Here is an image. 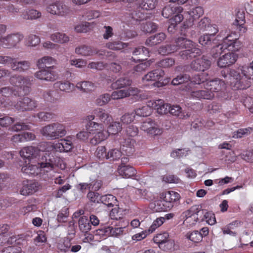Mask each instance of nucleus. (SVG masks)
Masks as SVG:
<instances>
[{
	"instance_id": "5701e85b",
	"label": "nucleus",
	"mask_w": 253,
	"mask_h": 253,
	"mask_svg": "<svg viewBox=\"0 0 253 253\" xmlns=\"http://www.w3.org/2000/svg\"><path fill=\"white\" fill-rule=\"evenodd\" d=\"M149 105H151L152 108L157 111V112L161 115H164L169 112V105L166 104L162 99L149 101Z\"/></svg>"
},
{
	"instance_id": "49530a36",
	"label": "nucleus",
	"mask_w": 253,
	"mask_h": 253,
	"mask_svg": "<svg viewBox=\"0 0 253 253\" xmlns=\"http://www.w3.org/2000/svg\"><path fill=\"white\" fill-rule=\"evenodd\" d=\"M151 105H149V101L146 106L139 108L135 110V114L140 117H147L149 116L152 113Z\"/></svg>"
},
{
	"instance_id": "bb28decb",
	"label": "nucleus",
	"mask_w": 253,
	"mask_h": 253,
	"mask_svg": "<svg viewBox=\"0 0 253 253\" xmlns=\"http://www.w3.org/2000/svg\"><path fill=\"white\" fill-rule=\"evenodd\" d=\"M93 113L99 121L105 124H109L112 121L111 115L105 110L97 108L93 111Z\"/></svg>"
},
{
	"instance_id": "f704fd0d",
	"label": "nucleus",
	"mask_w": 253,
	"mask_h": 253,
	"mask_svg": "<svg viewBox=\"0 0 253 253\" xmlns=\"http://www.w3.org/2000/svg\"><path fill=\"white\" fill-rule=\"evenodd\" d=\"M11 68L13 71L18 72H23L29 69L30 67V63L27 61H22L17 62L14 58V60L10 63Z\"/></svg>"
},
{
	"instance_id": "423d86ee",
	"label": "nucleus",
	"mask_w": 253,
	"mask_h": 253,
	"mask_svg": "<svg viewBox=\"0 0 253 253\" xmlns=\"http://www.w3.org/2000/svg\"><path fill=\"white\" fill-rule=\"evenodd\" d=\"M39 150L32 146H28L23 148L19 152L20 156L24 159L28 160L31 162L34 159H40L44 161L45 158H48V150L46 147L43 146V144L40 147Z\"/></svg>"
},
{
	"instance_id": "6ab92c4d",
	"label": "nucleus",
	"mask_w": 253,
	"mask_h": 253,
	"mask_svg": "<svg viewBox=\"0 0 253 253\" xmlns=\"http://www.w3.org/2000/svg\"><path fill=\"white\" fill-rule=\"evenodd\" d=\"M210 66V61L204 56L193 60L190 65L192 69L197 71H204L208 69Z\"/></svg>"
},
{
	"instance_id": "e433bc0d",
	"label": "nucleus",
	"mask_w": 253,
	"mask_h": 253,
	"mask_svg": "<svg viewBox=\"0 0 253 253\" xmlns=\"http://www.w3.org/2000/svg\"><path fill=\"white\" fill-rule=\"evenodd\" d=\"M55 88L65 92H70L72 90L74 85L68 81L57 82L54 84Z\"/></svg>"
},
{
	"instance_id": "4c0bfd02",
	"label": "nucleus",
	"mask_w": 253,
	"mask_h": 253,
	"mask_svg": "<svg viewBox=\"0 0 253 253\" xmlns=\"http://www.w3.org/2000/svg\"><path fill=\"white\" fill-rule=\"evenodd\" d=\"M172 207V204L167 203L165 200L161 199L154 203V210L157 212L167 211Z\"/></svg>"
},
{
	"instance_id": "f3484780",
	"label": "nucleus",
	"mask_w": 253,
	"mask_h": 253,
	"mask_svg": "<svg viewBox=\"0 0 253 253\" xmlns=\"http://www.w3.org/2000/svg\"><path fill=\"white\" fill-rule=\"evenodd\" d=\"M233 52L225 53L220 56L217 62V66L221 68H223L230 67L235 64L238 59V55Z\"/></svg>"
},
{
	"instance_id": "f257e3e1",
	"label": "nucleus",
	"mask_w": 253,
	"mask_h": 253,
	"mask_svg": "<svg viewBox=\"0 0 253 253\" xmlns=\"http://www.w3.org/2000/svg\"><path fill=\"white\" fill-rule=\"evenodd\" d=\"M31 78L14 76L10 79L12 87L5 86L0 89V93L5 97L19 96L28 94L30 90Z\"/></svg>"
},
{
	"instance_id": "b1692460",
	"label": "nucleus",
	"mask_w": 253,
	"mask_h": 253,
	"mask_svg": "<svg viewBox=\"0 0 253 253\" xmlns=\"http://www.w3.org/2000/svg\"><path fill=\"white\" fill-rule=\"evenodd\" d=\"M232 34H229L227 29L221 30L219 33L217 35L216 38L218 40H220V39L223 41L222 43L228 44L229 43L235 42H240L237 38V36L236 34L233 33Z\"/></svg>"
},
{
	"instance_id": "2f4dec72",
	"label": "nucleus",
	"mask_w": 253,
	"mask_h": 253,
	"mask_svg": "<svg viewBox=\"0 0 253 253\" xmlns=\"http://www.w3.org/2000/svg\"><path fill=\"white\" fill-rule=\"evenodd\" d=\"M118 171L120 175L126 178L131 177L136 174V170L129 166H120Z\"/></svg>"
},
{
	"instance_id": "9d476101",
	"label": "nucleus",
	"mask_w": 253,
	"mask_h": 253,
	"mask_svg": "<svg viewBox=\"0 0 253 253\" xmlns=\"http://www.w3.org/2000/svg\"><path fill=\"white\" fill-rule=\"evenodd\" d=\"M46 11L51 14L61 17H66L70 13L69 7L61 1L48 4L46 7Z\"/></svg>"
},
{
	"instance_id": "a18cd8bd",
	"label": "nucleus",
	"mask_w": 253,
	"mask_h": 253,
	"mask_svg": "<svg viewBox=\"0 0 253 253\" xmlns=\"http://www.w3.org/2000/svg\"><path fill=\"white\" fill-rule=\"evenodd\" d=\"M79 226L80 229L83 232L86 233L91 229V225L89 220L86 216H83L80 217L79 220Z\"/></svg>"
},
{
	"instance_id": "603ef678",
	"label": "nucleus",
	"mask_w": 253,
	"mask_h": 253,
	"mask_svg": "<svg viewBox=\"0 0 253 253\" xmlns=\"http://www.w3.org/2000/svg\"><path fill=\"white\" fill-rule=\"evenodd\" d=\"M241 70L246 78L253 80V61L249 65L242 66Z\"/></svg>"
},
{
	"instance_id": "a878e982",
	"label": "nucleus",
	"mask_w": 253,
	"mask_h": 253,
	"mask_svg": "<svg viewBox=\"0 0 253 253\" xmlns=\"http://www.w3.org/2000/svg\"><path fill=\"white\" fill-rule=\"evenodd\" d=\"M169 235L166 232L159 233L154 237V242L159 245L166 243L169 249H171L174 246V242L172 240H169Z\"/></svg>"
},
{
	"instance_id": "ddd939ff",
	"label": "nucleus",
	"mask_w": 253,
	"mask_h": 253,
	"mask_svg": "<svg viewBox=\"0 0 253 253\" xmlns=\"http://www.w3.org/2000/svg\"><path fill=\"white\" fill-rule=\"evenodd\" d=\"M227 84H230L234 89H244L249 86V84H245L243 79L240 74L235 70H231L230 72L228 81Z\"/></svg>"
},
{
	"instance_id": "6e6552de",
	"label": "nucleus",
	"mask_w": 253,
	"mask_h": 253,
	"mask_svg": "<svg viewBox=\"0 0 253 253\" xmlns=\"http://www.w3.org/2000/svg\"><path fill=\"white\" fill-rule=\"evenodd\" d=\"M85 128L90 134L93 135V137L90 139V143L93 145L100 143L106 140L109 136L108 132L104 130L101 124L90 122L86 124Z\"/></svg>"
},
{
	"instance_id": "13d9d810",
	"label": "nucleus",
	"mask_w": 253,
	"mask_h": 253,
	"mask_svg": "<svg viewBox=\"0 0 253 253\" xmlns=\"http://www.w3.org/2000/svg\"><path fill=\"white\" fill-rule=\"evenodd\" d=\"M40 38L35 35H29L26 40V45L28 46L34 47L40 42Z\"/></svg>"
},
{
	"instance_id": "bf43d9fd",
	"label": "nucleus",
	"mask_w": 253,
	"mask_h": 253,
	"mask_svg": "<svg viewBox=\"0 0 253 253\" xmlns=\"http://www.w3.org/2000/svg\"><path fill=\"white\" fill-rule=\"evenodd\" d=\"M106 47L112 50H121L127 46V44L121 42H108L106 45Z\"/></svg>"
},
{
	"instance_id": "cd10ccee",
	"label": "nucleus",
	"mask_w": 253,
	"mask_h": 253,
	"mask_svg": "<svg viewBox=\"0 0 253 253\" xmlns=\"http://www.w3.org/2000/svg\"><path fill=\"white\" fill-rule=\"evenodd\" d=\"M180 198L179 194L173 191H168L163 192L160 195V198L165 200L167 203L172 204L178 201Z\"/></svg>"
},
{
	"instance_id": "69168bd1",
	"label": "nucleus",
	"mask_w": 253,
	"mask_h": 253,
	"mask_svg": "<svg viewBox=\"0 0 253 253\" xmlns=\"http://www.w3.org/2000/svg\"><path fill=\"white\" fill-rule=\"evenodd\" d=\"M190 81V77L187 75H180L173 79L172 81V84L176 85L179 84L188 82Z\"/></svg>"
},
{
	"instance_id": "c756f323",
	"label": "nucleus",
	"mask_w": 253,
	"mask_h": 253,
	"mask_svg": "<svg viewBox=\"0 0 253 253\" xmlns=\"http://www.w3.org/2000/svg\"><path fill=\"white\" fill-rule=\"evenodd\" d=\"M38 189L37 184L32 181H27L23 184V186L20 191L21 195L28 196L35 192Z\"/></svg>"
},
{
	"instance_id": "ea45409f",
	"label": "nucleus",
	"mask_w": 253,
	"mask_h": 253,
	"mask_svg": "<svg viewBox=\"0 0 253 253\" xmlns=\"http://www.w3.org/2000/svg\"><path fill=\"white\" fill-rule=\"evenodd\" d=\"M50 40L53 42L64 44L69 41V37L65 33L56 32L50 36Z\"/></svg>"
},
{
	"instance_id": "864d4df0",
	"label": "nucleus",
	"mask_w": 253,
	"mask_h": 253,
	"mask_svg": "<svg viewBox=\"0 0 253 253\" xmlns=\"http://www.w3.org/2000/svg\"><path fill=\"white\" fill-rule=\"evenodd\" d=\"M253 131V128L251 127L240 128L234 132L233 134V137L234 138H240L244 136L251 134Z\"/></svg>"
},
{
	"instance_id": "37998d69",
	"label": "nucleus",
	"mask_w": 253,
	"mask_h": 253,
	"mask_svg": "<svg viewBox=\"0 0 253 253\" xmlns=\"http://www.w3.org/2000/svg\"><path fill=\"white\" fill-rule=\"evenodd\" d=\"M127 92L129 94V96H136V99L137 100H143L147 98V95L145 93L141 91L138 88L130 87L127 89H126Z\"/></svg>"
},
{
	"instance_id": "4468645a",
	"label": "nucleus",
	"mask_w": 253,
	"mask_h": 253,
	"mask_svg": "<svg viewBox=\"0 0 253 253\" xmlns=\"http://www.w3.org/2000/svg\"><path fill=\"white\" fill-rule=\"evenodd\" d=\"M54 66H48L37 71L35 74L36 78L46 82H53L57 78V75L54 71Z\"/></svg>"
},
{
	"instance_id": "412c9836",
	"label": "nucleus",
	"mask_w": 253,
	"mask_h": 253,
	"mask_svg": "<svg viewBox=\"0 0 253 253\" xmlns=\"http://www.w3.org/2000/svg\"><path fill=\"white\" fill-rule=\"evenodd\" d=\"M75 52L78 55L85 57L92 56L97 54L99 55H103L102 53H100L99 51L96 48L85 45H82L77 47L75 48Z\"/></svg>"
},
{
	"instance_id": "39448f33",
	"label": "nucleus",
	"mask_w": 253,
	"mask_h": 253,
	"mask_svg": "<svg viewBox=\"0 0 253 253\" xmlns=\"http://www.w3.org/2000/svg\"><path fill=\"white\" fill-rule=\"evenodd\" d=\"M175 43L178 49H185L180 53V56L183 59L195 57L201 53V50L196 47L195 43L183 37L178 38L175 41Z\"/></svg>"
},
{
	"instance_id": "58836bf2",
	"label": "nucleus",
	"mask_w": 253,
	"mask_h": 253,
	"mask_svg": "<svg viewBox=\"0 0 253 253\" xmlns=\"http://www.w3.org/2000/svg\"><path fill=\"white\" fill-rule=\"evenodd\" d=\"M135 194L141 198L148 201L153 200L155 197L154 193L150 191V189H137L135 190Z\"/></svg>"
},
{
	"instance_id": "4be33fe9",
	"label": "nucleus",
	"mask_w": 253,
	"mask_h": 253,
	"mask_svg": "<svg viewBox=\"0 0 253 253\" xmlns=\"http://www.w3.org/2000/svg\"><path fill=\"white\" fill-rule=\"evenodd\" d=\"M128 222L126 221L123 225L124 227H113L108 226L103 229H99V231L105 236L116 237L123 234L124 228H125L126 226L128 225Z\"/></svg>"
},
{
	"instance_id": "6e6d98bb",
	"label": "nucleus",
	"mask_w": 253,
	"mask_h": 253,
	"mask_svg": "<svg viewBox=\"0 0 253 253\" xmlns=\"http://www.w3.org/2000/svg\"><path fill=\"white\" fill-rule=\"evenodd\" d=\"M165 222V217H159L154 220L149 227L148 233H152L156 229L161 226Z\"/></svg>"
},
{
	"instance_id": "7ed1b4c3",
	"label": "nucleus",
	"mask_w": 253,
	"mask_h": 253,
	"mask_svg": "<svg viewBox=\"0 0 253 253\" xmlns=\"http://www.w3.org/2000/svg\"><path fill=\"white\" fill-rule=\"evenodd\" d=\"M226 84L220 79L208 81L204 89L194 91L191 92V96L199 99H211L214 96V93L224 89Z\"/></svg>"
},
{
	"instance_id": "f03ea898",
	"label": "nucleus",
	"mask_w": 253,
	"mask_h": 253,
	"mask_svg": "<svg viewBox=\"0 0 253 253\" xmlns=\"http://www.w3.org/2000/svg\"><path fill=\"white\" fill-rule=\"evenodd\" d=\"M52 157V158L48 155V158H45L44 161L40 160L37 164L29 163L22 167L21 170L26 175L35 176L38 175L42 170L48 172L53 169L55 167H59L61 169L65 168V165H62V161L60 158H54L53 155Z\"/></svg>"
},
{
	"instance_id": "0e129e2a",
	"label": "nucleus",
	"mask_w": 253,
	"mask_h": 253,
	"mask_svg": "<svg viewBox=\"0 0 253 253\" xmlns=\"http://www.w3.org/2000/svg\"><path fill=\"white\" fill-rule=\"evenodd\" d=\"M107 159L111 161L117 160L122 156V152L117 149H112L107 152Z\"/></svg>"
},
{
	"instance_id": "72a5a7b5",
	"label": "nucleus",
	"mask_w": 253,
	"mask_h": 253,
	"mask_svg": "<svg viewBox=\"0 0 253 253\" xmlns=\"http://www.w3.org/2000/svg\"><path fill=\"white\" fill-rule=\"evenodd\" d=\"M208 75L207 73H202L193 76L191 79V83L200 85L202 89H205L206 84L208 82Z\"/></svg>"
},
{
	"instance_id": "c85d7f7f",
	"label": "nucleus",
	"mask_w": 253,
	"mask_h": 253,
	"mask_svg": "<svg viewBox=\"0 0 253 253\" xmlns=\"http://www.w3.org/2000/svg\"><path fill=\"white\" fill-rule=\"evenodd\" d=\"M201 221H206L210 225H213L216 223V219L214 213L208 211L207 210L203 209L201 205Z\"/></svg>"
},
{
	"instance_id": "338daca9",
	"label": "nucleus",
	"mask_w": 253,
	"mask_h": 253,
	"mask_svg": "<svg viewBox=\"0 0 253 253\" xmlns=\"http://www.w3.org/2000/svg\"><path fill=\"white\" fill-rule=\"evenodd\" d=\"M111 99L109 94H104L99 96L95 100V104L98 106H103L107 104Z\"/></svg>"
},
{
	"instance_id": "7c9ffc66",
	"label": "nucleus",
	"mask_w": 253,
	"mask_h": 253,
	"mask_svg": "<svg viewBox=\"0 0 253 253\" xmlns=\"http://www.w3.org/2000/svg\"><path fill=\"white\" fill-rule=\"evenodd\" d=\"M76 87L80 91L85 93L93 91L96 88L95 85L89 81L78 82L76 84Z\"/></svg>"
},
{
	"instance_id": "aec40b11",
	"label": "nucleus",
	"mask_w": 253,
	"mask_h": 253,
	"mask_svg": "<svg viewBox=\"0 0 253 253\" xmlns=\"http://www.w3.org/2000/svg\"><path fill=\"white\" fill-rule=\"evenodd\" d=\"M16 109L22 111H29L37 106V102L28 97L24 98L22 101L17 102L15 105Z\"/></svg>"
},
{
	"instance_id": "052dcab7",
	"label": "nucleus",
	"mask_w": 253,
	"mask_h": 253,
	"mask_svg": "<svg viewBox=\"0 0 253 253\" xmlns=\"http://www.w3.org/2000/svg\"><path fill=\"white\" fill-rule=\"evenodd\" d=\"M125 212L122 209L119 208H113L110 212V216L111 219L118 220L123 218Z\"/></svg>"
},
{
	"instance_id": "c03bdc74",
	"label": "nucleus",
	"mask_w": 253,
	"mask_h": 253,
	"mask_svg": "<svg viewBox=\"0 0 253 253\" xmlns=\"http://www.w3.org/2000/svg\"><path fill=\"white\" fill-rule=\"evenodd\" d=\"M55 60L52 57L46 56H44L38 60L37 61V66L39 69L44 68L47 67V65H50L54 64Z\"/></svg>"
},
{
	"instance_id": "09e8293b",
	"label": "nucleus",
	"mask_w": 253,
	"mask_h": 253,
	"mask_svg": "<svg viewBox=\"0 0 253 253\" xmlns=\"http://www.w3.org/2000/svg\"><path fill=\"white\" fill-rule=\"evenodd\" d=\"M131 83V81L127 78H120L112 84V87L115 89L123 88L126 86L130 85Z\"/></svg>"
},
{
	"instance_id": "5fc2aeb1",
	"label": "nucleus",
	"mask_w": 253,
	"mask_h": 253,
	"mask_svg": "<svg viewBox=\"0 0 253 253\" xmlns=\"http://www.w3.org/2000/svg\"><path fill=\"white\" fill-rule=\"evenodd\" d=\"M100 202L108 207H113L116 204L117 199L113 195L108 194L101 196Z\"/></svg>"
},
{
	"instance_id": "f8f14e48",
	"label": "nucleus",
	"mask_w": 253,
	"mask_h": 253,
	"mask_svg": "<svg viewBox=\"0 0 253 253\" xmlns=\"http://www.w3.org/2000/svg\"><path fill=\"white\" fill-rule=\"evenodd\" d=\"M242 46L241 42H236L234 43L231 42L227 44L224 43L219 44L214 47L212 49V56L214 58H216L219 55H220L224 51L225 49L231 51H237Z\"/></svg>"
},
{
	"instance_id": "0eeeda50",
	"label": "nucleus",
	"mask_w": 253,
	"mask_h": 253,
	"mask_svg": "<svg viewBox=\"0 0 253 253\" xmlns=\"http://www.w3.org/2000/svg\"><path fill=\"white\" fill-rule=\"evenodd\" d=\"M181 216L185 226L188 228L195 226L201 222V205H195L192 206L189 209L183 212Z\"/></svg>"
},
{
	"instance_id": "393cba45",
	"label": "nucleus",
	"mask_w": 253,
	"mask_h": 253,
	"mask_svg": "<svg viewBox=\"0 0 253 253\" xmlns=\"http://www.w3.org/2000/svg\"><path fill=\"white\" fill-rule=\"evenodd\" d=\"M183 9L181 6L171 5V4L165 6L162 11V15L165 18H169L172 15H182Z\"/></svg>"
},
{
	"instance_id": "79ce46f5",
	"label": "nucleus",
	"mask_w": 253,
	"mask_h": 253,
	"mask_svg": "<svg viewBox=\"0 0 253 253\" xmlns=\"http://www.w3.org/2000/svg\"><path fill=\"white\" fill-rule=\"evenodd\" d=\"M157 2L158 0H139L138 5L143 9L150 10L155 8Z\"/></svg>"
},
{
	"instance_id": "20e7f679",
	"label": "nucleus",
	"mask_w": 253,
	"mask_h": 253,
	"mask_svg": "<svg viewBox=\"0 0 253 253\" xmlns=\"http://www.w3.org/2000/svg\"><path fill=\"white\" fill-rule=\"evenodd\" d=\"M40 132L42 135L50 140H55L66 135V126L58 122L53 123L42 127Z\"/></svg>"
},
{
	"instance_id": "2eb2a0df",
	"label": "nucleus",
	"mask_w": 253,
	"mask_h": 253,
	"mask_svg": "<svg viewBox=\"0 0 253 253\" xmlns=\"http://www.w3.org/2000/svg\"><path fill=\"white\" fill-rule=\"evenodd\" d=\"M204 13V10L202 6H197L190 8L186 13L188 15L189 18H187L184 21V26L187 28L192 26L195 21L202 16Z\"/></svg>"
},
{
	"instance_id": "dca6fc26",
	"label": "nucleus",
	"mask_w": 253,
	"mask_h": 253,
	"mask_svg": "<svg viewBox=\"0 0 253 253\" xmlns=\"http://www.w3.org/2000/svg\"><path fill=\"white\" fill-rule=\"evenodd\" d=\"M23 38V35L19 33L9 34L1 39L0 46L4 48L15 47Z\"/></svg>"
},
{
	"instance_id": "de8ad7c7",
	"label": "nucleus",
	"mask_w": 253,
	"mask_h": 253,
	"mask_svg": "<svg viewBox=\"0 0 253 253\" xmlns=\"http://www.w3.org/2000/svg\"><path fill=\"white\" fill-rule=\"evenodd\" d=\"M183 15H175L173 16L171 19H169L170 25L168 28V30L169 32H173L176 26L180 23L183 20Z\"/></svg>"
},
{
	"instance_id": "1a4fd4ad",
	"label": "nucleus",
	"mask_w": 253,
	"mask_h": 253,
	"mask_svg": "<svg viewBox=\"0 0 253 253\" xmlns=\"http://www.w3.org/2000/svg\"><path fill=\"white\" fill-rule=\"evenodd\" d=\"M43 146L46 147L48 154L51 158L52 155L54 158L58 157L56 156L55 152H68L73 147V143L71 141V137H67L65 139H61L60 142L54 144L51 143H43ZM58 158H59L58 157Z\"/></svg>"
},
{
	"instance_id": "473e14b6",
	"label": "nucleus",
	"mask_w": 253,
	"mask_h": 253,
	"mask_svg": "<svg viewBox=\"0 0 253 253\" xmlns=\"http://www.w3.org/2000/svg\"><path fill=\"white\" fill-rule=\"evenodd\" d=\"M169 112L171 115L175 116L182 119H186L190 116L189 112H183L179 106L173 105L169 106Z\"/></svg>"
},
{
	"instance_id": "a19ab883",
	"label": "nucleus",
	"mask_w": 253,
	"mask_h": 253,
	"mask_svg": "<svg viewBox=\"0 0 253 253\" xmlns=\"http://www.w3.org/2000/svg\"><path fill=\"white\" fill-rule=\"evenodd\" d=\"M41 16V12L35 9L26 10L23 12L21 15L22 17L26 20L37 19Z\"/></svg>"
},
{
	"instance_id": "774afa93",
	"label": "nucleus",
	"mask_w": 253,
	"mask_h": 253,
	"mask_svg": "<svg viewBox=\"0 0 253 253\" xmlns=\"http://www.w3.org/2000/svg\"><path fill=\"white\" fill-rule=\"evenodd\" d=\"M187 238L194 243H199L202 240L201 234L197 231L188 234Z\"/></svg>"
},
{
	"instance_id": "c9c22d12",
	"label": "nucleus",
	"mask_w": 253,
	"mask_h": 253,
	"mask_svg": "<svg viewBox=\"0 0 253 253\" xmlns=\"http://www.w3.org/2000/svg\"><path fill=\"white\" fill-rule=\"evenodd\" d=\"M166 36L165 33H159L148 38L145 42V44L148 46L155 45L162 42L166 39Z\"/></svg>"
},
{
	"instance_id": "9b49d317",
	"label": "nucleus",
	"mask_w": 253,
	"mask_h": 253,
	"mask_svg": "<svg viewBox=\"0 0 253 253\" xmlns=\"http://www.w3.org/2000/svg\"><path fill=\"white\" fill-rule=\"evenodd\" d=\"M140 129L152 136L160 135L163 132L158 124L151 118L146 119L141 123Z\"/></svg>"
},
{
	"instance_id": "4d7b16f0",
	"label": "nucleus",
	"mask_w": 253,
	"mask_h": 253,
	"mask_svg": "<svg viewBox=\"0 0 253 253\" xmlns=\"http://www.w3.org/2000/svg\"><path fill=\"white\" fill-rule=\"evenodd\" d=\"M110 96L114 100H118L129 97V94L126 89H121L114 91Z\"/></svg>"
},
{
	"instance_id": "3c124183",
	"label": "nucleus",
	"mask_w": 253,
	"mask_h": 253,
	"mask_svg": "<svg viewBox=\"0 0 253 253\" xmlns=\"http://www.w3.org/2000/svg\"><path fill=\"white\" fill-rule=\"evenodd\" d=\"M107 128V132L110 134L115 135L120 132L122 129V126L119 122H113L109 123Z\"/></svg>"
},
{
	"instance_id": "a211bd4d",
	"label": "nucleus",
	"mask_w": 253,
	"mask_h": 253,
	"mask_svg": "<svg viewBox=\"0 0 253 253\" xmlns=\"http://www.w3.org/2000/svg\"><path fill=\"white\" fill-rule=\"evenodd\" d=\"M164 74V71L162 69L154 70L145 75L142 78V80L144 82L149 81L155 82L154 84V85L160 87L162 86L163 84L159 81L162 80Z\"/></svg>"
},
{
	"instance_id": "8fccbe9b",
	"label": "nucleus",
	"mask_w": 253,
	"mask_h": 253,
	"mask_svg": "<svg viewBox=\"0 0 253 253\" xmlns=\"http://www.w3.org/2000/svg\"><path fill=\"white\" fill-rule=\"evenodd\" d=\"M71 246L70 240L68 238L61 239L57 244V248L61 252L66 253L68 252Z\"/></svg>"
},
{
	"instance_id": "e2e57ef3",
	"label": "nucleus",
	"mask_w": 253,
	"mask_h": 253,
	"mask_svg": "<svg viewBox=\"0 0 253 253\" xmlns=\"http://www.w3.org/2000/svg\"><path fill=\"white\" fill-rule=\"evenodd\" d=\"M91 24L88 22H83L75 27V30L77 33H86L90 30Z\"/></svg>"
},
{
	"instance_id": "680f3d73",
	"label": "nucleus",
	"mask_w": 253,
	"mask_h": 253,
	"mask_svg": "<svg viewBox=\"0 0 253 253\" xmlns=\"http://www.w3.org/2000/svg\"><path fill=\"white\" fill-rule=\"evenodd\" d=\"M190 153L188 148L178 149L171 153V156L174 158H178L187 156Z\"/></svg>"
}]
</instances>
